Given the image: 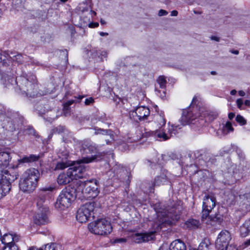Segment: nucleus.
Wrapping results in <instances>:
<instances>
[{
	"label": "nucleus",
	"instance_id": "1",
	"mask_svg": "<svg viewBox=\"0 0 250 250\" xmlns=\"http://www.w3.org/2000/svg\"><path fill=\"white\" fill-rule=\"evenodd\" d=\"M39 171L34 168L27 169L22 175L19 181V188L24 193L32 192L36 188L39 178Z\"/></svg>",
	"mask_w": 250,
	"mask_h": 250
},
{
	"label": "nucleus",
	"instance_id": "2",
	"mask_svg": "<svg viewBox=\"0 0 250 250\" xmlns=\"http://www.w3.org/2000/svg\"><path fill=\"white\" fill-rule=\"evenodd\" d=\"M16 82L20 89L27 96L34 97L38 94L37 81L34 74H23L17 78Z\"/></svg>",
	"mask_w": 250,
	"mask_h": 250
},
{
	"label": "nucleus",
	"instance_id": "3",
	"mask_svg": "<svg viewBox=\"0 0 250 250\" xmlns=\"http://www.w3.org/2000/svg\"><path fill=\"white\" fill-rule=\"evenodd\" d=\"M76 191L77 193H82L87 199H92L97 197L99 193L97 181L95 179L77 183Z\"/></svg>",
	"mask_w": 250,
	"mask_h": 250
},
{
	"label": "nucleus",
	"instance_id": "4",
	"mask_svg": "<svg viewBox=\"0 0 250 250\" xmlns=\"http://www.w3.org/2000/svg\"><path fill=\"white\" fill-rule=\"evenodd\" d=\"M88 229L93 234L105 235L111 232L112 227L107 220H95L88 224Z\"/></svg>",
	"mask_w": 250,
	"mask_h": 250
},
{
	"label": "nucleus",
	"instance_id": "5",
	"mask_svg": "<svg viewBox=\"0 0 250 250\" xmlns=\"http://www.w3.org/2000/svg\"><path fill=\"white\" fill-rule=\"evenodd\" d=\"M74 199V196L70 189H63L57 198L55 207L60 210H64L71 206Z\"/></svg>",
	"mask_w": 250,
	"mask_h": 250
},
{
	"label": "nucleus",
	"instance_id": "6",
	"mask_svg": "<svg viewBox=\"0 0 250 250\" xmlns=\"http://www.w3.org/2000/svg\"><path fill=\"white\" fill-rule=\"evenodd\" d=\"M95 157L89 158L83 157L82 159L74 162V165L70 168L73 179L82 178L83 177V173L85 171V167L83 164L84 163H89L94 161Z\"/></svg>",
	"mask_w": 250,
	"mask_h": 250
},
{
	"label": "nucleus",
	"instance_id": "7",
	"mask_svg": "<svg viewBox=\"0 0 250 250\" xmlns=\"http://www.w3.org/2000/svg\"><path fill=\"white\" fill-rule=\"evenodd\" d=\"M76 219H90L95 217L94 206L92 203H87L81 206L77 210Z\"/></svg>",
	"mask_w": 250,
	"mask_h": 250
},
{
	"label": "nucleus",
	"instance_id": "8",
	"mask_svg": "<svg viewBox=\"0 0 250 250\" xmlns=\"http://www.w3.org/2000/svg\"><path fill=\"white\" fill-rule=\"evenodd\" d=\"M19 177V173L17 170L10 168L7 170L1 171V181L3 184L7 185L11 190V183L16 180Z\"/></svg>",
	"mask_w": 250,
	"mask_h": 250
},
{
	"label": "nucleus",
	"instance_id": "9",
	"mask_svg": "<svg viewBox=\"0 0 250 250\" xmlns=\"http://www.w3.org/2000/svg\"><path fill=\"white\" fill-rule=\"evenodd\" d=\"M231 239L229 232L227 230L222 231L218 235L215 242V247L218 250H227Z\"/></svg>",
	"mask_w": 250,
	"mask_h": 250
},
{
	"label": "nucleus",
	"instance_id": "10",
	"mask_svg": "<svg viewBox=\"0 0 250 250\" xmlns=\"http://www.w3.org/2000/svg\"><path fill=\"white\" fill-rule=\"evenodd\" d=\"M150 114L149 108L145 106H139L129 113L130 118L136 121L146 120Z\"/></svg>",
	"mask_w": 250,
	"mask_h": 250
},
{
	"label": "nucleus",
	"instance_id": "11",
	"mask_svg": "<svg viewBox=\"0 0 250 250\" xmlns=\"http://www.w3.org/2000/svg\"><path fill=\"white\" fill-rule=\"evenodd\" d=\"M149 223L152 226V231L155 233L161 229L164 226H171L172 223L170 220H149Z\"/></svg>",
	"mask_w": 250,
	"mask_h": 250
},
{
	"label": "nucleus",
	"instance_id": "12",
	"mask_svg": "<svg viewBox=\"0 0 250 250\" xmlns=\"http://www.w3.org/2000/svg\"><path fill=\"white\" fill-rule=\"evenodd\" d=\"M133 239L137 243L146 242L154 239V235L153 232L136 233L133 235Z\"/></svg>",
	"mask_w": 250,
	"mask_h": 250
},
{
	"label": "nucleus",
	"instance_id": "13",
	"mask_svg": "<svg viewBox=\"0 0 250 250\" xmlns=\"http://www.w3.org/2000/svg\"><path fill=\"white\" fill-rule=\"evenodd\" d=\"M239 207L237 213L240 211L245 214L250 210V194L240 196Z\"/></svg>",
	"mask_w": 250,
	"mask_h": 250
},
{
	"label": "nucleus",
	"instance_id": "14",
	"mask_svg": "<svg viewBox=\"0 0 250 250\" xmlns=\"http://www.w3.org/2000/svg\"><path fill=\"white\" fill-rule=\"evenodd\" d=\"M51 212L49 208L47 206H41L38 207L35 215L34 219H47L50 217Z\"/></svg>",
	"mask_w": 250,
	"mask_h": 250
},
{
	"label": "nucleus",
	"instance_id": "15",
	"mask_svg": "<svg viewBox=\"0 0 250 250\" xmlns=\"http://www.w3.org/2000/svg\"><path fill=\"white\" fill-rule=\"evenodd\" d=\"M70 171L68 169L66 173H62L59 175L57 178V182L59 185H65L74 180Z\"/></svg>",
	"mask_w": 250,
	"mask_h": 250
},
{
	"label": "nucleus",
	"instance_id": "16",
	"mask_svg": "<svg viewBox=\"0 0 250 250\" xmlns=\"http://www.w3.org/2000/svg\"><path fill=\"white\" fill-rule=\"evenodd\" d=\"M197 117V115H194L192 111L189 110H185L183 112L181 119L182 125H185L187 124L191 123Z\"/></svg>",
	"mask_w": 250,
	"mask_h": 250
},
{
	"label": "nucleus",
	"instance_id": "17",
	"mask_svg": "<svg viewBox=\"0 0 250 250\" xmlns=\"http://www.w3.org/2000/svg\"><path fill=\"white\" fill-rule=\"evenodd\" d=\"M215 198L212 195H206L203 199V207L212 209L215 206Z\"/></svg>",
	"mask_w": 250,
	"mask_h": 250
},
{
	"label": "nucleus",
	"instance_id": "18",
	"mask_svg": "<svg viewBox=\"0 0 250 250\" xmlns=\"http://www.w3.org/2000/svg\"><path fill=\"white\" fill-rule=\"evenodd\" d=\"M167 171L163 170L160 175L158 176L155 179L154 186H159L168 183V180L167 175Z\"/></svg>",
	"mask_w": 250,
	"mask_h": 250
},
{
	"label": "nucleus",
	"instance_id": "19",
	"mask_svg": "<svg viewBox=\"0 0 250 250\" xmlns=\"http://www.w3.org/2000/svg\"><path fill=\"white\" fill-rule=\"evenodd\" d=\"M85 151L86 153H89L91 154L94 153V155H92L91 157H88L89 158L95 157L96 158L94 159L96 160L98 159L99 157H100L101 153L98 152V148L96 145L95 144H90L86 146V148H85Z\"/></svg>",
	"mask_w": 250,
	"mask_h": 250
},
{
	"label": "nucleus",
	"instance_id": "20",
	"mask_svg": "<svg viewBox=\"0 0 250 250\" xmlns=\"http://www.w3.org/2000/svg\"><path fill=\"white\" fill-rule=\"evenodd\" d=\"M169 250H186L185 243L179 239L173 241L169 246Z\"/></svg>",
	"mask_w": 250,
	"mask_h": 250
},
{
	"label": "nucleus",
	"instance_id": "21",
	"mask_svg": "<svg viewBox=\"0 0 250 250\" xmlns=\"http://www.w3.org/2000/svg\"><path fill=\"white\" fill-rule=\"evenodd\" d=\"M39 158V155L31 154L29 156H24L21 159H19L18 162L19 165H21L23 163H28L37 161Z\"/></svg>",
	"mask_w": 250,
	"mask_h": 250
},
{
	"label": "nucleus",
	"instance_id": "22",
	"mask_svg": "<svg viewBox=\"0 0 250 250\" xmlns=\"http://www.w3.org/2000/svg\"><path fill=\"white\" fill-rule=\"evenodd\" d=\"M240 232L243 237H246L250 233V220H246L240 227Z\"/></svg>",
	"mask_w": 250,
	"mask_h": 250
},
{
	"label": "nucleus",
	"instance_id": "23",
	"mask_svg": "<svg viewBox=\"0 0 250 250\" xmlns=\"http://www.w3.org/2000/svg\"><path fill=\"white\" fill-rule=\"evenodd\" d=\"M152 135L158 138L161 141H166L170 138L168 134L166 133L163 129L160 128L155 131L151 132Z\"/></svg>",
	"mask_w": 250,
	"mask_h": 250
},
{
	"label": "nucleus",
	"instance_id": "24",
	"mask_svg": "<svg viewBox=\"0 0 250 250\" xmlns=\"http://www.w3.org/2000/svg\"><path fill=\"white\" fill-rule=\"evenodd\" d=\"M11 159L9 153L0 152V166L6 167L9 165Z\"/></svg>",
	"mask_w": 250,
	"mask_h": 250
},
{
	"label": "nucleus",
	"instance_id": "25",
	"mask_svg": "<svg viewBox=\"0 0 250 250\" xmlns=\"http://www.w3.org/2000/svg\"><path fill=\"white\" fill-rule=\"evenodd\" d=\"M9 63V54L5 52H0V69L7 66Z\"/></svg>",
	"mask_w": 250,
	"mask_h": 250
},
{
	"label": "nucleus",
	"instance_id": "26",
	"mask_svg": "<svg viewBox=\"0 0 250 250\" xmlns=\"http://www.w3.org/2000/svg\"><path fill=\"white\" fill-rule=\"evenodd\" d=\"M201 225L199 220H188L184 224V227L189 229H196Z\"/></svg>",
	"mask_w": 250,
	"mask_h": 250
},
{
	"label": "nucleus",
	"instance_id": "27",
	"mask_svg": "<svg viewBox=\"0 0 250 250\" xmlns=\"http://www.w3.org/2000/svg\"><path fill=\"white\" fill-rule=\"evenodd\" d=\"M210 242L208 238H204L201 242L198 249L192 248L190 250H208Z\"/></svg>",
	"mask_w": 250,
	"mask_h": 250
},
{
	"label": "nucleus",
	"instance_id": "28",
	"mask_svg": "<svg viewBox=\"0 0 250 250\" xmlns=\"http://www.w3.org/2000/svg\"><path fill=\"white\" fill-rule=\"evenodd\" d=\"M13 235L11 234H4L1 239L2 243L6 245H10L11 244H15L13 242Z\"/></svg>",
	"mask_w": 250,
	"mask_h": 250
},
{
	"label": "nucleus",
	"instance_id": "29",
	"mask_svg": "<svg viewBox=\"0 0 250 250\" xmlns=\"http://www.w3.org/2000/svg\"><path fill=\"white\" fill-rule=\"evenodd\" d=\"M155 123L160 128H161V127L165 126L166 123V120L164 118V115L162 114H159L156 116Z\"/></svg>",
	"mask_w": 250,
	"mask_h": 250
},
{
	"label": "nucleus",
	"instance_id": "30",
	"mask_svg": "<svg viewBox=\"0 0 250 250\" xmlns=\"http://www.w3.org/2000/svg\"><path fill=\"white\" fill-rule=\"evenodd\" d=\"M157 217H169L172 218V217L169 215V214H172L174 215H176V212L175 209L172 208L170 211L167 210H165L164 211H157Z\"/></svg>",
	"mask_w": 250,
	"mask_h": 250
},
{
	"label": "nucleus",
	"instance_id": "31",
	"mask_svg": "<svg viewBox=\"0 0 250 250\" xmlns=\"http://www.w3.org/2000/svg\"><path fill=\"white\" fill-rule=\"evenodd\" d=\"M168 135L170 136H172L173 134L175 135L177 133H178V130L180 129L181 128L180 125H170V123H168Z\"/></svg>",
	"mask_w": 250,
	"mask_h": 250
},
{
	"label": "nucleus",
	"instance_id": "32",
	"mask_svg": "<svg viewBox=\"0 0 250 250\" xmlns=\"http://www.w3.org/2000/svg\"><path fill=\"white\" fill-rule=\"evenodd\" d=\"M9 188L0 181V199L5 196L10 191Z\"/></svg>",
	"mask_w": 250,
	"mask_h": 250
},
{
	"label": "nucleus",
	"instance_id": "33",
	"mask_svg": "<svg viewBox=\"0 0 250 250\" xmlns=\"http://www.w3.org/2000/svg\"><path fill=\"white\" fill-rule=\"evenodd\" d=\"M9 59L10 62L12 61L18 63H22V56L21 54L14 55V53H11L10 54H9Z\"/></svg>",
	"mask_w": 250,
	"mask_h": 250
},
{
	"label": "nucleus",
	"instance_id": "34",
	"mask_svg": "<svg viewBox=\"0 0 250 250\" xmlns=\"http://www.w3.org/2000/svg\"><path fill=\"white\" fill-rule=\"evenodd\" d=\"M95 134L109 135L112 138L113 134H111V131L109 129H103L100 128H95Z\"/></svg>",
	"mask_w": 250,
	"mask_h": 250
},
{
	"label": "nucleus",
	"instance_id": "35",
	"mask_svg": "<svg viewBox=\"0 0 250 250\" xmlns=\"http://www.w3.org/2000/svg\"><path fill=\"white\" fill-rule=\"evenodd\" d=\"M212 209H209L207 208H204L203 207V209L202 211V219H207L208 217H209V219H214L211 216H209V214Z\"/></svg>",
	"mask_w": 250,
	"mask_h": 250
},
{
	"label": "nucleus",
	"instance_id": "36",
	"mask_svg": "<svg viewBox=\"0 0 250 250\" xmlns=\"http://www.w3.org/2000/svg\"><path fill=\"white\" fill-rule=\"evenodd\" d=\"M45 200V198L44 196V194H42V195H41V192H39V196L37 199V206L38 207L41 206H44L42 205V203L44 202Z\"/></svg>",
	"mask_w": 250,
	"mask_h": 250
},
{
	"label": "nucleus",
	"instance_id": "37",
	"mask_svg": "<svg viewBox=\"0 0 250 250\" xmlns=\"http://www.w3.org/2000/svg\"><path fill=\"white\" fill-rule=\"evenodd\" d=\"M74 100H69L64 104L63 105V111L64 115L66 116L67 115V111L69 109V106L74 103Z\"/></svg>",
	"mask_w": 250,
	"mask_h": 250
},
{
	"label": "nucleus",
	"instance_id": "38",
	"mask_svg": "<svg viewBox=\"0 0 250 250\" xmlns=\"http://www.w3.org/2000/svg\"><path fill=\"white\" fill-rule=\"evenodd\" d=\"M157 82L162 88H164L166 86L167 81L166 78L163 76H160L157 79Z\"/></svg>",
	"mask_w": 250,
	"mask_h": 250
},
{
	"label": "nucleus",
	"instance_id": "39",
	"mask_svg": "<svg viewBox=\"0 0 250 250\" xmlns=\"http://www.w3.org/2000/svg\"><path fill=\"white\" fill-rule=\"evenodd\" d=\"M235 120L236 122L241 125H245L247 124L246 120L240 115H237Z\"/></svg>",
	"mask_w": 250,
	"mask_h": 250
},
{
	"label": "nucleus",
	"instance_id": "40",
	"mask_svg": "<svg viewBox=\"0 0 250 250\" xmlns=\"http://www.w3.org/2000/svg\"><path fill=\"white\" fill-rule=\"evenodd\" d=\"M225 129L227 130V132L224 133L225 134H227L229 132H232L234 130L232 126L231 123L230 122H227L224 127L223 130Z\"/></svg>",
	"mask_w": 250,
	"mask_h": 250
},
{
	"label": "nucleus",
	"instance_id": "41",
	"mask_svg": "<svg viewBox=\"0 0 250 250\" xmlns=\"http://www.w3.org/2000/svg\"><path fill=\"white\" fill-rule=\"evenodd\" d=\"M54 189V188L52 186H46L40 188L39 192H41V195H42V194H44V192L46 191L51 192Z\"/></svg>",
	"mask_w": 250,
	"mask_h": 250
},
{
	"label": "nucleus",
	"instance_id": "42",
	"mask_svg": "<svg viewBox=\"0 0 250 250\" xmlns=\"http://www.w3.org/2000/svg\"><path fill=\"white\" fill-rule=\"evenodd\" d=\"M2 250H19L16 244H11L10 245L4 246Z\"/></svg>",
	"mask_w": 250,
	"mask_h": 250
},
{
	"label": "nucleus",
	"instance_id": "43",
	"mask_svg": "<svg viewBox=\"0 0 250 250\" xmlns=\"http://www.w3.org/2000/svg\"><path fill=\"white\" fill-rule=\"evenodd\" d=\"M39 250H56V245L54 243L47 244L44 246V248H40Z\"/></svg>",
	"mask_w": 250,
	"mask_h": 250
},
{
	"label": "nucleus",
	"instance_id": "44",
	"mask_svg": "<svg viewBox=\"0 0 250 250\" xmlns=\"http://www.w3.org/2000/svg\"><path fill=\"white\" fill-rule=\"evenodd\" d=\"M68 167V165L63 162H59L57 164L55 169H63Z\"/></svg>",
	"mask_w": 250,
	"mask_h": 250
},
{
	"label": "nucleus",
	"instance_id": "45",
	"mask_svg": "<svg viewBox=\"0 0 250 250\" xmlns=\"http://www.w3.org/2000/svg\"><path fill=\"white\" fill-rule=\"evenodd\" d=\"M48 220H34V223L37 226H41L48 223Z\"/></svg>",
	"mask_w": 250,
	"mask_h": 250
},
{
	"label": "nucleus",
	"instance_id": "46",
	"mask_svg": "<svg viewBox=\"0 0 250 250\" xmlns=\"http://www.w3.org/2000/svg\"><path fill=\"white\" fill-rule=\"evenodd\" d=\"M94 102V99L92 97L86 99L84 102L85 104L88 105Z\"/></svg>",
	"mask_w": 250,
	"mask_h": 250
},
{
	"label": "nucleus",
	"instance_id": "47",
	"mask_svg": "<svg viewBox=\"0 0 250 250\" xmlns=\"http://www.w3.org/2000/svg\"><path fill=\"white\" fill-rule=\"evenodd\" d=\"M169 246L167 243H164L158 250H168Z\"/></svg>",
	"mask_w": 250,
	"mask_h": 250
},
{
	"label": "nucleus",
	"instance_id": "48",
	"mask_svg": "<svg viewBox=\"0 0 250 250\" xmlns=\"http://www.w3.org/2000/svg\"><path fill=\"white\" fill-rule=\"evenodd\" d=\"M236 104H237V107L239 109H242L241 107L243 104V100L242 99H237L236 101Z\"/></svg>",
	"mask_w": 250,
	"mask_h": 250
},
{
	"label": "nucleus",
	"instance_id": "49",
	"mask_svg": "<svg viewBox=\"0 0 250 250\" xmlns=\"http://www.w3.org/2000/svg\"><path fill=\"white\" fill-rule=\"evenodd\" d=\"M28 133L30 134H32L35 136H37L36 135V132L35 130L32 127H29L27 129Z\"/></svg>",
	"mask_w": 250,
	"mask_h": 250
},
{
	"label": "nucleus",
	"instance_id": "50",
	"mask_svg": "<svg viewBox=\"0 0 250 250\" xmlns=\"http://www.w3.org/2000/svg\"><path fill=\"white\" fill-rule=\"evenodd\" d=\"M168 14V12L163 9H161L159 11L158 15L159 16H166Z\"/></svg>",
	"mask_w": 250,
	"mask_h": 250
},
{
	"label": "nucleus",
	"instance_id": "51",
	"mask_svg": "<svg viewBox=\"0 0 250 250\" xmlns=\"http://www.w3.org/2000/svg\"><path fill=\"white\" fill-rule=\"evenodd\" d=\"M237 250V249L235 245L233 244L229 245V247H228L227 250Z\"/></svg>",
	"mask_w": 250,
	"mask_h": 250
},
{
	"label": "nucleus",
	"instance_id": "52",
	"mask_svg": "<svg viewBox=\"0 0 250 250\" xmlns=\"http://www.w3.org/2000/svg\"><path fill=\"white\" fill-rule=\"evenodd\" d=\"M126 242V239L125 238H119L115 240V243H124Z\"/></svg>",
	"mask_w": 250,
	"mask_h": 250
},
{
	"label": "nucleus",
	"instance_id": "53",
	"mask_svg": "<svg viewBox=\"0 0 250 250\" xmlns=\"http://www.w3.org/2000/svg\"><path fill=\"white\" fill-rule=\"evenodd\" d=\"M13 238H14L13 242H14L15 243V242H18L19 241V240L20 239V236L15 235H13Z\"/></svg>",
	"mask_w": 250,
	"mask_h": 250
},
{
	"label": "nucleus",
	"instance_id": "54",
	"mask_svg": "<svg viewBox=\"0 0 250 250\" xmlns=\"http://www.w3.org/2000/svg\"><path fill=\"white\" fill-rule=\"evenodd\" d=\"M235 116V114L232 112H230L228 115V117L229 120H232Z\"/></svg>",
	"mask_w": 250,
	"mask_h": 250
},
{
	"label": "nucleus",
	"instance_id": "55",
	"mask_svg": "<svg viewBox=\"0 0 250 250\" xmlns=\"http://www.w3.org/2000/svg\"><path fill=\"white\" fill-rule=\"evenodd\" d=\"M178 15V12L176 10H173L171 12V16H176Z\"/></svg>",
	"mask_w": 250,
	"mask_h": 250
},
{
	"label": "nucleus",
	"instance_id": "56",
	"mask_svg": "<svg viewBox=\"0 0 250 250\" xmlns=\"http://www.w3.org/2000/svg\"><path fill=\"white\" fill-rule=\"evenodd\" d=\"M210 39L212 40H214V41H216L217 42H219V38H218V37H217L216 36H211Z\"/></svg>",
	"mask_w": 250,
	"mask_h": 250
},
{
	"label": "nucleus",
	"instance_id": "57",
	"mask_svg": "<svg viewBox=\"0 0 250 250\" xmlns=\"http://www.w3.org/2000/svg\"><path fill=\"white\" fill-rule=\"evenodd\" d=\"M245 245L246 246V247H248L250 245V239L247 240L245 242Z\"/></svg>",
	"mask_w": 250,
	"mask_h": 250
},
{
	"label": "nucleus",
	"instance_id": "58",
	"mask_svg": "<svg viewBox=\"0 0 250 250\" xmlns=\"http://www.w3.org/2000/svg\"><path fill=\"white\" fill-rule=\"evenodd\" d=\"M108 35V34L106 32H100V35L101 36H107Z\"/></svg>",
	"mask_w": 250,
	"mask_h": 250
},
{
	"label": "nucleus",
	"instance_id": "59",
	"mask_svg": "<svg viewBox=\"0 0 250 250\" xmlns=\"http://www.w3.org/2000/svg\"><path fill=\"white\" fill-rule=\"evenodd\" d=\"M239 94L241 96H244L245 95V93L244 91L240 90L239 91Z\"/></svg>",
	"mask_w": 250,
	"mask_h": 250
},
{
	"label": "nucleus",
	"instance_id": "60",
	"mask_svg": "<svg viewBox=\"0 0 250 250\" xmlns=\"http://www.w3.org/2000/svg\"><path fill=\"white\" fill-rule=\"evenodd\" d=\"M244 104L246 105L249 106L250 105V100H246Z\"/></svg>",
	"mask_w": 250,
	"mask_h": 250
},
{
	"label": "nucleus",
	"instance_id": "61",
	"mask_svg": "<svg viewBox=\"0 0 250 250\" xmlns=\"http://www.w3.org/2000/svg\"><path fill=\"white\" fill-rule=\"evenodd\" d=\"M237 91L236 90H232L231 91H230V94L232 95H234L236 94Z\"/></svg>",
	"mask_w": 250,
	"mask_h": 250
},
{
	"label": "nucleus",
	"instance_id": "62",
	"mask_svg": "<svg viewBox=\"0 0 250 250\" xmlns=\"http://www.w3.org/2000/svg\"><path fill=\"white\" fill-rule=\"evenodd\" d=\"M231 53L237 55L239 53V51L238 50H232L231 51Z\"/></svg>",
	"mask_w": 250,
	"mask_h": 250
},
{
	"label": "nucleus",
	"instance_id": "63",
	"mask_svg": "<svg viewBox=\"0 0 250 250\" xmlns=\"http://www.w3.org/2000/svg\"><path fill=\"white\" fill-rule=\"evenodd\" d=\"M100 22H101V23L103 25L105 24L106 23L105 21L102 19L101 20Z\"/></svg>",
	"mask_w": 250,
	"mask_h": 250
},
{
	"label": "nucleus",
	"instance_id": "64",
	"mask_svg": "<svg viewBox=\"0 0 250 250\" xmlns=\"http://www.w3.org/2000/svg\"><path fill=\"white\" fill-rule=\"evenodd\" d=\"M94 24V27H97L99 25V23L97 22L95 23Z\"/></svg>",
	"mask_w": 250,
	"mask_h": 250
}]
</instances>
